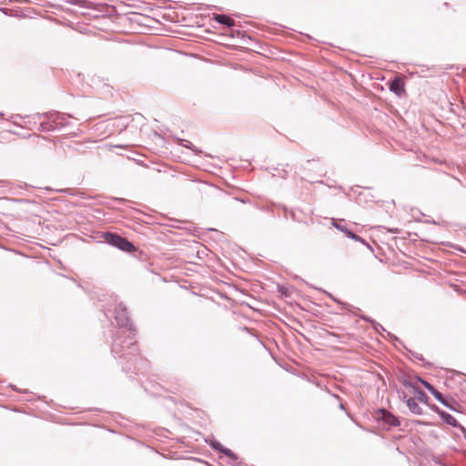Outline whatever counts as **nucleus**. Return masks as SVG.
<instances>
[{
  "label": "nucleus",
  "mask_w": 466,
  "mask_h": 466,
  "mask_svg": "<svg viewBox=\"0 0 466 466\" xmlns=\"http://www.w3.org/2000/svg\"><path fill=\"white\" fill-rule=\"evenodd\" d=\"M331 225L335 227L337 229L340 230L341 232H344L346 234V231H349V229L342 226L337 219L332 218L331 219Z\"/></svg>",
  "instance_id": "7"
},
{
  "label": "nucleus",
  "mask_w": 466,
  "mask_h": 466,
  "mask_svg": "<svg viewBox=\"0 0 466 466\" xmlns=\"http://www.w3.org/2000/svg\"><path fill=\"white\" fill-rule=\"evenodd\" d=\"M116 320L117 324L121 327L127 328L128 329H133L134 325L129 319L126 309H120L116 312Z\"/></svg>",
  "instance_id": "2"
},
{
  "label": "nucleus",
  "mask_w": 466,
  "mask_h": 466,
  "mask_svg": "<svg viewBox=\"0 0 466 466\" xmlns=\"http://www.w3.org/2000/svg\"><path fill=\"white\" fill-rule=\"evenodd\" d=\"M214 20L219 24L226 25L228 27H231L235 25V21L231 17L225 15H215Z\"/></svg>",
  "instance_id": "6"
},
{
  "label": "nucleus",
  "mask_w": 466,
  "mask_h": 466,
  "mask_svg": "<svg viewBox=\"0 0 466 466\" xmlns=\"http://www.w3.org/2000/svg\"><path fill=\"white\" fill-rule=\"evenodd\" d=\"M217 450L221 451L223 453H225L228 457H232L234 454L233 452L228 449H222L220 444L213 445Z\"/></svg>",
  "instance_id": "8"
},
{
  "label": "nucleus",
  "mask_w": 466,
  "mask_h": 466,
  "mask_svg": "<svg viewBox=\"0 0 466 466\" xmlns=\"http://www.w3.org/2000/svg\"><path fill=\"white\" fill-rule=\"evenodd\" d=\"M346 236L355 241H363L360 236L356 235L350 230L346 231Z\"/></svg>",
  "instance_id": "9"
},
{
  "label": "nucleus",
  "mask_w": 466,
  "mask_h": 466,
  "mask_svg": "<svg viewBox=\"0 0 466 466\" xmlns=\"http://www.w3.org/2000/svg\"><path fill=\"white\" fill-rule=\"evenodd\" d=\"M390 88L398 96L402 95L405 92L403 80L399 77L395 78L391 81Z\"/></svg>",
  "instance_id": "4"
},
{
  "label": "nucleus",
  "mask_w": 466,
  "mask_h": 466,
  "mask_svg": "<svg viewBox=\"0 0 466 466\" xmlns=\"http://www.w3.org/2000/svg\"><path fill=\"white\" fill-rule=\"evenodd\" d=\"M451 420H449L448 422L451 423V424H453V422H455V419L450 417Z\"/></svg>",
  "instance_id": "11"
},
{
  "label": "nucleus",
  "mask_w": 466,
  "mask_h": 466,
  "mask_svg": "<svg viewBox=\"0 0 466 466\" xmlns=\"http://www.w3.org/2000/svg\"><path fill=\"white\" fill-rule=\"evenodd\" d=\"M380 413L381 416L380 417L381 420H383L386 423H388L390 426H396L399 424L397 418H395L392 414L386 410H380Z\"/></svg>",
  "instance_id": "5"
},
{
  "label": "nucleus",
  "mask_w": 466,
  "mask_h": 466,
  "mask_svg": "<svg viewBox=\"0 0 466 466\" xmlns=\"http://www.w3.org/2000/svg\"><path fill=\"white\" fill-rule=\"evenodd\" d=\"M417 382L421 383L434 396V398L438 401L446 405V400H444L442 394L440 391H438L432 385H431L430 383L421 379H417Z\"/></svg>",
  "instance_id": "3"
},
{
  "label": "nucleus",
  "mask_w": 466,
  "mask_h": 466,
  "mask_svg": "<svg viewBox=\"0 0 466 466\" xmlns=\"http://www.w3.org/2000/svg\"><path fill=\"white\" fill-rule=\"evenodd\" d=\"M104 239L110 245L119 248L127 253H133L137 251V248L127 238L111 232L104 234Z\"/></svg>",
  "instance_id": "1"
},
{
  "label": "nucleus",
  "mask_w": 466,
  "mask_h": 466,
  "mask_svg": "<svg viewBox=\"0 0 466 466\" xmlns=\"http://www.w3.org/2000/svg\"><path fill=\"white\" fill-rule=\"evenodd\" d=\"M407 404L410 409H413V407L417 406V404L413 399H409L407 401Z\"/></svg>",
  "instance_id": "10"
}]
</instances>
